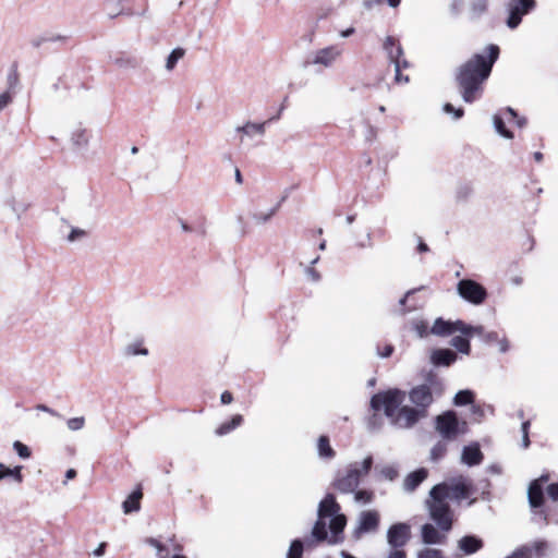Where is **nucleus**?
Instances as JSON below:
<instances>
[{"label": "nucleus", "instance_id": "1", "mask_svg": "<svg viewBox=\"0 0 558 558\" xmlns=\"http://www.w3.org/2000/svg\"><path fill=\"white\" fill-rule=\"evenodd\" d=\"M444 392V380L436 375H429L424 384L409 391V401L413 407L404 405L407 393L395 388L374 395L371 399V408L374 411L383 410L391 425L409 429L428 415V408Z\"/></svg>", "mask_w": 558, "mask_h": 558}, {"label": "nucleus", "instance_id": "2", "mask_svg": "<svg viewBox=\"0 0 558 558\" xmlns=\"http://www.w3.org/2000/svg\"><path fill=\"white\" fill-rule=\"evenodd\" d=\"M488 53H475L461 64L456 74L462 99L472 104L478 99L483 92V83L489 77L494 63L499 57V47L489 45Z\"/></svg>", "mask_w": 558, "mask_h": 558}, {"label": "nucleus", "instance_id": "3", "mask_svg": "<svg viewBox=\"0 0 558 558\" xmlns=\"http://www.w3.org/2000/svg\"><path fill=\"white\" fill-rule=\"evenodd\" d=\"M347 525V517L340 513V505L332 494H327L319 502L317 520L312 529V537L316 542L327 541L330 545L343 542V530Z\"/></svg>", "mask_w": 558, "mask_h": 558}, {"label": "nucleus", "instance_id": "4", "mask_svg": "<svg viewBox=\"0 0 558 558\" xmlns=\"http://www.w3.org/2000/svg\"><path fill=\"white\" fill-rule=\"evenodd\" d=\"M373 465V457L367 456L360 464L350 463L345 471L338 472L332 487L340 494H352L359 487L361 478L368 474Z\"/></svg>", "mask_w": 558, "mask_h": 558}, {"label": "nucleus", "instance_id": "5", "mask_svg": "<svg viewBox=\"0 0 558 558\" xmlns=\"http://www.w3.org/2000/svg\"><path fill=\"white\" fill-rule=\"evenodd\" d=\"M472 489L471 480L460 475L435 485L429 490V496L439 495L445 499L460 502L472 494Z\"/></svg>", "mask_w": 558, "mask_h": 558}, {"label": "nucleus", "instance_id": "6", "mask_svg": "<svg viewBox=\"0 0 558 558\" xmlns=\"http://www.w3.org/2000/svg\"><path fill=\"white\" fill-rule=\"evenodd\" d=\"M447 499L439 495L429 496L426 500V508L428 510L429 518L437 524L438 529L445 533L452 529V510Z\"/></svg>", "mask_w": 558, "mask_h": 558}, {"label": "nucleus", "instance_id": "7", "mask_svg": "<svg viewBox=\"0 0 558 558\" xmlns=\"http://www.w3.org/2000/svg\"><path fill=\"white\" fill-rule=\"evenodd\" d=\"M466 422H460L453 411H446L436 416L435 420L436 430L444 439L447 440H454L459 435L466 432Z\"/></svg>", "mask_w": 558, "mask_h": 558}, {"label": "nucleus", "instance_id": "8", "mask_svg": "<svg viewBox=\"0 0 558 558\" xmlns=\"http://www.w3.org/2000/svg\"><path fill=\"white\" fill-rule=\"evenodd\" d=\"M536 7V0H509L507 3L508 19L506 24L509 28H517L522 17L532 12Z\"/></svg>", "mask_w": 558, "mask_h": 558}, {"label": "nucleus", "instance_id": "9", "mask_svg": "<svg viewBox=\"0 0 558 558\" xmlns=\"http://www.w3.org/2000/svg\"><path fill=\"white\" fill-rule=\"evenodd\" d=\"M341 54L342 49L339 46H328L313 52L304 64L305 66L319 65L322 68H331Z\"/></svg>", "mask_w": 558, "mask_h": 558}, {"label": "nucleus", "instance_id": "10", "mask_svg": "<svg viewBox=\"0 0 558 558\" xmlns=\"http://www.w3.org/2000/svg\"><path fill=\"white\" fill-rule=\"evenodd\" d=\"M458 293L461 298L473 304H482L486 296V289L471 279H463L458 283Z\"/></svg>", "mask_w": 558, "mask_h": 558}, {"label": "nucleus", "instance_id": "11", "mask_svg": "<svg viewBox=\"0 0 558 558\" xmlns=\"http://www.w3.org/2000/svg\"><path fill=\"white\" fill-rule=\"evenodd\" d=\"M380 515L376 510H366L361 512L357 518L353 536L359 539L367 533H375L379 527Z\"/></svg>", "mask_w": 558, "mask_h": 558}, {"label": "nucleus", "instance_id": "12", "mask_svg": "<svg viewBox=\"0 0 558 558\" xmlns=\"http://www.w3.org/2000/svg\"><path fill=\"white\" fill-rule=\"evenodd\" d=\"M410 538L411 526L408 523H395L387 531V543L391 548L402 549Z\"/></svg>", "mask_w": 558, "mask_h": 558}, {"label": "nucleus", "instance_id": "13", "mask_svg": "<svg viewBox=\"0 0 558 558\" xmlns=\"http://www.w3.org/2000/svg\"><path fill=\"white\" fill-rule=\"evenodd\" d=\"M510 119H517V111L511 107L501 109L493 116V124L496 132L507 140L513 138V133L506 128V122H510Z\"/></svg>", "mask_w": 558, "mask_h": 558}, {"label": "nucleus", "instance_id": "14", "mask_svg": "<svg viewBox=\"0 0 558 558\" xmlns=\"http://www.w3.org/2000/svg\"><path fill=\"white\" fill-rule=\"evenodd\" d=\"M464 330H468V329L464 327L463 320L458 319L456 322H451V320H445L444 318L439 317V318L435 319V322L430 328V333L438 336V337H448L457 331L462 333V331H464Z\"/></svg>", "mask_w": 558, "mask_h": 558}, {"label": "nucleus", "instance_id": "15", "mask_svg": "<svg viewBox=\"0 0 558 558\" xmlns=\"http://www.w3.org/2000/svg\"><path fill=\"white\" fill-rule=\"evenodd\" d=\"M269 121L255 123L247 121L245 124L235 128V132L240 135V144L244 145L246 138L253 140L254 137H263L266 133V128Z\"/></svg>", "mask_w": 558, "mask_h": 558}, {"label": "nucleus", "instance_id": "16", "mask_svg": "<svg viewBox=\"0 0 558 558\" xmlns=\"http://www.w3.org/2000/svg\"><path fill=\"white\" fill-rule=\"evenodd\" d=\"M441 532L442 531L436 529L433 524L425 523L421 527L422 542L425 545H440V544H444L446 542L447 537H446L445 532L444 533H441Z\"/></svg>", "mask_w": 558, "mask_h": 558}, {"label": "nucleus", "instance_id": "17", "mask_svg": "<svg viewBox=\"0 0 558 558\" xmlns=\"http://www.w3.org/2000/svg\"><path fill=\"white\" fill-rule=\"evenodd\" d=\"M427 477L428 470L420 468L404 477L402 488L405 493H413Z\"/></svg>", "mask_w": 558, "mask_h": 558}, {"label": "nucleus", "instance_id": "18", "mask_svg": "<svg viewBox=\"0 0 558 558\" xmlns=\"http://www.w3.org/2000/svg\"><path fill=\"white\" fill-rule=\"evenodd\" d=\"M484 459L483 452L480 449L478 444H471L463 447L461 454V462L469 466L478 465Z\"/></svg>", "mask_w": 558, "mask_h": 558}, {"label": "nucleus", "instance_id": "19", "mask_svg": "<svg viewBox=\"0 0 558 558\" xmlns=\"http://www.w3.org/2000/svg\"><path fill=\"white\" fill-rule=\"evenodd\" d=\"M457 359V353L450 349H435L430 353V362L435 366H450Z\"/></svg>", "mask_w": 558, "mask_h": 558}, {"label": "nucleus", "instance_id": "20", "mask_svg": "<svg viewBox=\"0 0 558 558\" xmlns=\"http://www.w3.org/2000/svg\"><path fill=\"white\" fill-rule=\"evenodd\" d=\"M484 542L476 535H465L458 541V548L466 556L481 550Z\"/></svg>", "mask_w": 558, "mask_h": 558}, {"label": "nucleus", "instance_id": "21", "mask_svg": "<svg viewBox=\"0 0 558 558\" xmlns=\"http://www.w3.org/2000/svg\"><path fill=\"white\" fill-rule=\"evenodd\" d=\"M383 48L386 51L391 63L395 61L402 60L401 57L403 56V49L398 39H396L395 37L387 36L386 39L384 40Z\"/></svg>", "mask_w": 558, "mask_h": 558}, {"label": "nucleus", "instance_id": "22", "mask_svg": "<svg viewBox=\"0 0 558 558\" xmlns=\"http://www.w3.org/2000/svg\"><path fill=\"white\" fill-rule=\"evenodd\" d=\"M527 499L532 508H538L543 505L544 494L539 481L536 480L530 484L527 489Z\"/></svg>", "mask_w": 558, "mask_h": 558}, {"label": "nucleus", "instance_id": "23", "mask_svg": "<svg viewBox=\"0 0 558 558\" xmlns=\"http://www.w3.org/2000/svg\"><path fill=\"white\" fill-rule=\"evenodd\" d=\"M143 494L141 489L134 490L122 504L123 512L125 514L136 512L141 508V498Z\"/></svg>", "mask_w": 558, "mask_h": 558}, {"label": "nucleus", "instance_id": "24", "mask_svg": "<svg viewBox=\"0 0 558 558\" xmlns=\"http://www.w3.org/2000/svg\"><path fill=\"white\" fill-rule=\"evenodd\" d=\"M243 422V417L240 414L234 415L229 422L222 423L217 429L216 435L223 436L229 434L231 430L240 426Z\"/></svg>", "mask_w": 558, "mask_h": 558}, {"label": "nucleus", "instance_id": "25", "mask_svg": "<svg viewBox=\"0 0 558 558\" xmlns=\"http://www.w3.org/2000/svg\"><path fill=\"white\" fill-rule=\"evenodd\" d=\"M318 456L323 459H332L335 457V451L329 444V439L327 436H320L317 442Z\"/></svg>", "mask_w": 558, "mask_h": 558}, {"label": "nucleus", "instance_id": "26", "mask_svg": "<svg viewBox=\"0 0 558 558\" xmlns=\"http://www.w3.org/2000/svg\"><path fill=\"white\" fill-rule=\"evenodd\" d=\"M450 345L457 349L462 354H470L471 344L465 336H456L450 340Z\"/></svg>", "mask_w": 558, "mask_h": 558}, {"label": "nucleus", "instance_id": "27", "mask_svg": "<svg viewBox=\"0 0 558 558\" xmlns=\"http://www.w3.org/2000/svg\"><path fill=\"white\" fill-rule=\"evenodd\" d=\"M376 470L381 478L390 482L395 481L399 476L398 466L395 464L377 466Z\"/></svg>", "mask_w": 558, "mask_h": 558}, {"label": "nucleus", "instance_id": "28", "mask_svg": "<svg viewBox=\"0 0 558 558\" xmlns=\"http://www.w3.org/2000/svg\"><path fill=\"white\" fill-rule=\"evenodd\" d=\"M185 54V50L181 47L174 48L166 59L165 68L167 71H172L178 61L181 60Z\"/></svg>", "mask_w": 558, "mask_h": 558}, {"label": "nucleus", "instance_id": "29", "mask_svg": "<svg viewBox=\"0 0 558 558\" xmlns=\"http://www.w3.org/2000/svg\"><path fill=\"white\" fill-rule=\"evenodd\" d=\"M123 352L125 356L148 355V350L143 347L142 341H134L132 343H129L128 345H125Z\"/></svg>", "mask_w": 558, "mask_h": 558}, {"label": "nucleus", "instance_id": "30", "mask_svg": "<svg viewBox=\"0 0 558 558\" xmlns=\"http://www.w3.org/2000/svg\"><path fill=\"white\" fill-rule=\"evenodd\" d=\"M474 399V395L471 390H460L456 393L453 398V403L457 407L472 404Z\"/></svg>", "mask_w": 558, "mask_h": 558}, {"label": "nucleus", "instance_id": "31", "mask_svg": "<svg viewBox=\"0 0 558 558\" xmlns=\"http://www.w3.org/2000/svg\"><path fill=\"white\" fill-rule=\"evenodd\" d=\"M72 143L75 147H86L89 143L85 129H77L72 134Z\"/></svg>", "mask_w": 558, "mask_h": 558}, {"label": "nucleus", "instance_id": "32", "mask_svg": "<svg viewBox=\"0 0 558 558\" xmlns=\"http://www.w3.org/2000/svg\"><path fill=\"white\" fill-rule=\"evenodd\" d=\"M113 63L119 69H135L137 68V60L130 56H120L113 59Z\"/></svg>", "mask_w": 558, "mask_h": 558}, {"label": "nucleus", "instance_id": "33", "mask_svg": "<svg viewBox=\"0 0 558 558\" xmlns=\"http://www.w3.org/2000/svg\"><path fill=\"white\" fill-rule=\"evenodd\" d=\"M279 208V204L272 208H270L269 210L267 211H257V213H254L252 215V218L253 220L258 223V225H263V223H266L267 221H269L271 219V217L277 213Z\"/></svg>", "mask_w": 558, "mask_h": 558}, {"label": "nucleus", "instance_id": "34", "mask_svg": "<svg viewBox=\"0 0 558 558\" xmlns=\"http://www.w3.org/2000/svg\"><path fill=\"white\" fill-rule=\"evenodd\" d=\"M392 64L395 65V81L397 83H408L409 82V76H403L401 74V69H405L409 66V62L405 60V59H402L400 61H395L392 62Z\"/></svg>", "mask_w": 558, "mask_h": 558}, {"label": "nucleus", "instance_id": "35", "mask_svg": "<svg viewBox=\"0 0 558 558\" xmlns=\"http://www.w3.org/2000/svg\"><path fill=\"white\" fill-rule=\"evenodd\" d=\"M526 547L532 549V558H541L547 549V543L538 539L527 544Z\"/></svg>", "mask_w": 558, "mask_h": 558}, {"label": "nucleus", "instance_id": "36", "mask_svg": "<svg viewBox=\"0 0 558 558\" xmlns=\"http://www.w3.org/2000/svg\"><path fill=\"white\" fill-rule=\"evenodd\" d=\"M20 83L16 65H12L7 76L8 90L14 93Z\"/></svg>", "mask_w": 558, "mask_h": 558}, {"label": "nucleus", "instance_id": "37", "mask_svg": "<svg viewBox=\"0 0 558 558\" xmlns=\"http://www.w3.org/2000/svg\"><path fill=\"white\" fill-rule=\"evenodd\" d=\"M416 558H445L442 550L425 547L416 553Z\"/></svg>", "mask_w": 558, "mask_h": 558}, {"label": "nucleus", "instance_id": "38", "mask_svg": "<svg viewBox=\"0 0 558 558\" xmlns=\"http://www.w3.org/2000/svg\"><path fill=\"white\" fill-rule=\"evenodd\" d=\"M447 451V445L444 441H438L430 450V460L436 462L440 460Z\"/></svg>", "mask_w": 558, "mask_h": 558}, {"label": "nucleus", "instance_id": "39", "mask_svg": "<svg viewBox=\"0 0 558 558\" xmlns=\"http://www.w3.org/2000/svg\"><path fill=\"white\" fill-rule=\"evenodd\" d=\"M21 470L22 466H16L14 469L5 468V470L2 471V473L0 472V481L8 476H11L16 483H22L23 475L21 473Z\"/></svg>", "mask_w": 558, "mask_h": 558}, {"label": "nucleus", "instance_id": "40", "mask_svg": "<svg viewBox=\"0 0 558 558\" xmlns=\"http://www.w3.org/2000/svg\"><path fill=\"white\" fill-rule=\"evenodd\" d=\"M303 543L301 539L292 541L287 558H302Z\"/></svg>", "mask_w": 558, "mask_h": 558}, {"label": "nucleus", "instance_id": "41", "mask_svg": "<svg viewBox=\"0 0 558 558\" xmlns=\"http://www.w3.org/2000/svg\"><path fill=\"white\" fill-rule=\"evenodd\" d=\"M353 494H354V500L356 502L369 504V502H372V500L374 498V493L371 490H366V489H361V490L355 489V492Z\"/></svg>", "mask_w": 558, "mask_h": 558}, {"label": "nucleus", "instance_id": "42", "mask_svg": "<svg viewBox=\"0 0 558 558\" xmlns=\"http://www.w3.org/2000/svg\"><path fill=\"white\" fill-rule=\"evenodd\" d=\"M66 426L72 432L81 430L85 426V417L84 416H76V417L69 418L66 421Z\"/></svg>", "mask_w": 558, "mask_h": 558}, {"label": "nucleus", "instance_id": "43", "mask_svg": "<svg viewBox=\"0 0 558 558\" xmlns=\"http://www.w3.org/2000/svg\"><path fill=\"white\" fill-rule=\"evenodd\" d=\"M464 327L468 329V330L462 331V335L465 337H472L474 335H477L483 338L485 335L483 326H472V325L464 323Z\"/></svg>", "mask_w": 558, "mask_h": 558}, {"label": "nucleus", "instance_id": "44", "mask_svg": "<svg viewBox=\"0 0 558 558\" xmlns=\"http://www.w3.org/2000/svg\"><path fill=\"white\" fill-rule=\"evenodd\" d=\"M13 449L19 454V457L22 459H28L31 457L29 448L19 440L13 442Z\"/></svg>", "mask_w": 558, "mask_h": 558}, {"label": "nucleus", "instance_id": "45", "mask_svg": "<svg viewBox=\"0 0 558 558\" xmlns=\"http://www.w3.org/2000/svg\"><path fill=\"white\" fill-rule=\"evenodd\" d=\"M506 558H532V549L527 548L526 545H523Z\"/></svg>", "mask_w": 558, "mask_h": 558}, {"label": "nucleus", "instance_id": "46", "mask_svg": "<svg viewBox=\"0 0 558 558\" xmlns=\"http://www.w3.org/2000/svg\"><path fill=\"white\" fill-rule=\"evenodd\" d=\"M148 543L155 547L157 549V556L158 558H168L169 555H168V551L166 549V547L157 539L155 538H149L148 539Z\"/></svg>", "mask_w": 558, "mask_h": 558}, {"label": "nucleus", "instance_id": "47", "mask_svg": "<svg viewBox=\"0 0 558 558\" xmlns=\"http://www.w3.org/2000/svg\"><path fill=\"white\" fill-rule=\"evenodd\" d=\"M472 187L469 184L460 185L457 189L456 197L460 201H465L472 194Z\"/></svg>", "mask_w": 558, "mask_h": 558}, {"label": "nucleus", "instance_id": "48", "mask_svg": "<svg viewBox=\"0 0 558 558\" xmlns=\"http://www.w3.org/2000/svg\"><path fill=\"white\" fill-rule=\"evenodd\" d=\"M471 9L476 16L481 15L487 9V0H474Z\"/></svg>", "mask_w": 558, "mask_h": 558}, {"label": "nucleus", "instance_id": "49", "mask_svg": "<svg viewBox=\"0 0 558 558\" xmlns=\"http://www.w3.org/2000/svg\"><path fill=\"white\" fill-rule=\"evenodd\" d=\"M13 101V93L5 90L0 94V112Z\"/></svg>", "mask_w": 558, "mask_h": 558}, {"label": "nucleus", "instance_id": "50", "mask_svg": "<svg viewBox=\"0 0 558 558\" xmlns=\"http://www.w3.org/2000/svg\"><path fill=\"white\" fill-rule=\"evenodd\" d=\"M444 111H445L446 113H452V114H453V118H454L456 120H458V119L462 118V117H463V114H464V111H463V109H462V108H454V107H453L451 104H449V102L444 105Z\"/></svg>", "mask_w": 558, "mask_h": 558}, {"label": "nucleus", "instance_id": "51", "mask_svg": "<svg viewBox=\"0 0 558 558\" xmlns=\"http://www.w3.org/2000/svg\"><path fill=\"white\" fill-rule=\"evenodd\" d=\"M356 246L360 248L373 247L372 234L369 231L366 234L356 241Z\"/></svg>", "mask_w": 558, "mask_h": 558}, {"label": "nucleus", "instance_id": "52", "mask_svg": "<svg viewBox=\"0 0 558 558\" xmlns=\"http://www.w3.org/2000/svg\"><path fill=\"white\" fill-rule=\"evenodd\" d=\"M86 231L80 228H72L70 234L68 235L69 242H74L76 240H80L84 236H86Z\"/></svg>", "mask_w": 558, "mask_h": 558}, {"label": "nucleus", "instance_id": "53", "mask_svg": "<svg viewBox=\"0 0 558 558\" xmlns=\"http://www.w3.org/2000/svg\"><path fill=\"white\" fill-rule=\"evenodd\" d=\"M10 206L14 213H16L17 218L21 217V214L25 213L28 208L25 204H17L14 199L10 202Z\"/></svg>", "mask_w": 558, "mask_h": 558}, {"label": "nucleus", "instance_id": "54", "mask_svg": "<svg viewBox=\"0 0 558 558\" xmlns=\"http://www.w3.org/2000/svg\"><path fill=\"white\" fill-rule=\"evenodd\" d=\"M414 330L418 335V337L424 338L427 336V325L424 322H416L414 324Z\"/></svg>", "mask_w": 558, "mask_h": 558}, {"label": "nucleus", "instance_id": "55", "mask_svg": "<svg viewBox=\"0 0 558 558\" xmlns=\"http://www.w3.org/2000/svg\"><path fill=\"white\" fill-rule=\"evenodd\" d=\"M305 274L310 280L313 282H317L320 280V275L317 270H315L312 266L306 267Z\"/></svg>", "mask_w": 558, "mask_h": 558}, {"label": "nucleus", "instance_id": "56", "mask_svg": "<svg viewBox=\"0 0 558 558\" xmlns=\"http://www.w3.org/2000/svg\"><path fill=\"white\" fill-rule=\"evenodd\" d=\"M386 558H408L405 550L391 548Z\"/></svg>", "mask_w": 558, "mask_h": 558}, {"label": "nucleus", "instance_id": "57", "mask_svg": "<svg viewBox=\"0 0 558 558\" xmlns=\"http://www.w3.org/2000/svg\"><path fill=\"white\" fill-rule=\"evenodd\" d=\"M547 494L553 500L558 501V483L550 484L547 487Z\"/></svg>", "mask_w": 558, "mask_h": 558}, {"label": "nucleus", "instance_id": "58", "mask_svg": "<svg viewBox=\"0 0 558 558\" xmlns=\"http://www.w3.org/2000/svg\"><path fill=\"white\" fill-rule=\"evenodd\" d=\"M471 412L472 414H474L478 420L482 418L484 416V410L481 405H477V404H474L472 403L471 404Z\"/></svg>", "mask_w": 558, "mask_h": 558}, {"label": "nucleus", "instance_id": "59", "mask_svg": "<svg viewBox=\"0 0 558 558\" xmlns=\"http://www.w3.org/2000/svg\"><path fill=\"white\" fill-rule=\"evenodd\" d=\"M37 410L49 413L52 416L61 417V415L57 411H54L53 409H51L45 404H38Z\"/></svg>", "mask_w": 558, "mask_h": 558}, {"label": "nucleus", "instance_id": "60", "mask_svg": "<svg viewBox=\"0 0 558 558\" xmlns=\"http://www.w3.org/2000/svg\"><path fill=\"white\" fill-rule=\"evenodd\" d=\"M220 401L223 404H229L233 401L232 393L229 391H223L220 396Z\"/></svg>", "mask_w": 558, "mask_h": 558}, {"label": "nucleus", "instance_id": "61", "mask_svg": "<svg viewBox=\"0 0 558 558\" xmlns=\"http://www.w3.org/2000/svg\"><path fill=\"white\" fill-rule=\"evenodd\" d=\"M497 342H498V345H499V351H500L501 353H505V352H507V351H508V349H509V342H508V340H507L506 338H502V339H499V338H498Z\"/></svg>", "mask_w": 558, "mask_h": 558}, {"label": "nucleus", "instance_id": "62", "mask_svg": "<svg viewBox=\"0 0 558 558\" xmlns=\"http://www.w3.org/2000/svg\"><path fill=\"white\" fill-rule=\"evenodd\" d=\"M483 339L486 342H495V341L497 342L498 333L495 332V331L487 332V333L484 335Z\"/></svg>", "mask_w": 558, "mask_h": 558}, {"label": "nucleus", "instance_id": "63", "mask_svg": "<svg viewBox=\"0 0 558 558\" xmlns=\"http://www.w3.org/2000/svg\"><path fill=\"white\" fill-rule=\"evenodd\" d=\"M393 352V347L390 345V344H387L385 348H384V351L383 352H379V355L381 357H389Z\"/></svg>", "mask_w": 558, "mask_h": 558}, {"label": "nucleus", "instance_id": "64", "mask_svg": "<svg viewBox=\"0 0 558 558\" xmlns=\"http://www.w3.org/2000/svg\"><path fill=\"white\" fill-rule=\"evenodd\" d=\"M106 548V544L101 543L94 551L93 555L96 557H100L104 555Z\"/></svg>", "mask_w": 558, "mask_h": 558}]
</instances>
